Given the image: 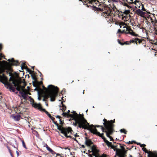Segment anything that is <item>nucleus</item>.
I'll list each match as a JSON object with an SVG mask.
<instances>
[{"label":"nucleus","mask_w":157,"mask_h":157,"mask_svg":"<svg viewBox=\"0 0 157 157\" xmlns=\"http://www.w3.org/2000/svg\"><path fill=\"white\" fill-rule=\"evenodd\" d=\"M22 82L21 79H19L16 81L13 80L12 82L10 83L11 86L13 87V89H14V92L16 90L18 91L19 94H21L22 97L24 99H26L27 98L26 94L25 92H23L21 91L20 88V84H21Z\"/></svg>","instance_id":"1"},{"label":"nucleus","mask_w":157,"mask_h":157,"mask_svg":"<svg viewBox=\"0 0 157 157\" xmlns=\"http://www.w3.org/2000/svg\"><path fill=\"white\" fill-rule=\"evenodd\" d=\"M83 116L80 118H78V117L77 116V117L74 118L73 120L75 121V122H73V125L75 126H77V124H78V127L79 128L85 129L86 128L85 127V124H89L87 122L86 120L83 117V114H82Z\"/></svg>","instance_id":"2"},{"label":"nucleus","mask_w":157,"mask_h":157,"mask_svg":"<svg viewBox=\"0 0 157 157\" xmlns=\"http://www.w3.org/2000/svg\"><path fill=\"white\" fill-rule=\"evenodd\" d=\"M50 86H52L50 88V91L47 94L48 97L50 98V101H54L55 100V98L58 96L59 92V89L57 86H55L52 85H49L48 86V88Z\"/></svg>","instance_id":"3"},{"label":"nucleus","mask_w":157,"mask_h":157,"mask_svg":"<svg viewBox=\"0 0 157 157\" xmlns=\"http://www.w3.org/2000/svg\"><path fill=\"white\" fill-rule=\"evenodd\" d=\"M142 150L144 152L147 154L148 157H150V153L151 154L152 156H154L155 157H157V152H156L155 151L154 152L152 153L150 151H148L147 148L145 147H143L142 148Z\"/></svg>","instance_id":"4"},{"label":"nucleus","mask_w":157,"mask_h":157,"mask_svg":"<svg viewBox=\"0 0 157 157\" xmlns=\"http://www.w3.org/2000/svg\"><path fill=\"white\" fill-rule=\"evenodd\" d=\"M30 101L31 102V104L32 106L33 107L35 108H37L39 109V108L40 107H41V104L40 103H36L34 102V100L32 98L30 99Z\"/></svg>","instance_id":"5"},{"label":"nucleus","mask_w":157,"mask_h":157,"mask_svg":"<svg viewBox=\"0 0 157 157\" xmlns=\"http://www.w3.org/2000/svg\"><path fill=\"white\" fill-rule=\"evenodd\" d=\"M87 129L89 130L90 132L93 133L94 134L100 137H101V133L99 132L98 131L96 128H95L94 129H92L91 128H88Z\"/></svg>","instance_id":"6"},{"label":"nucleus","mask_w":157,"mask_h":157,"mask_svg":"<svg viewBox=\"0 0 157 157\" xmlns=\"http://www.w3.org/2000/svg\"><path fill=\"white\" fill-rule=\"evenodd\" d=\"M39 110L43 111L47 115V116L51 119L52 120H54L55 119V118L52 117L51 114L46 110L45 109L43 108L42 107H40L39 108Z\"/></svg>","instance_id":"7"},{"label":"nucleus","mask_w":157,"mask_h":157,"mask_svg":"<svg viewBox=\"0 0 157 157\" xmlns=\"http://www.w3.org/2000/svg\"><path fill=\"white\" fill-rule=\"evenodd\" d=\"M63 132L67 134L68 133H72L71 132L73 131L71 127H68L67 128L63 127Z\"/></svg>","instance_id":"8"},{"label":"nucleus","mask_w":157,"mask_h":157,"mask_svg":"<svg viewBox=\"0 0 157 157\" xmlns=\"http://www.w3.org/2000/svg\"><path fill=\"white\" fill-rule=\"evenodd\" d=\"M91 151H90V152H92V154L91 155L93 156H96L98 153L99 151L96 149H95L93 147H91Z\"/></svg>","instance_id":"9"},{"label":"nucleus","mask_w":157,"mask_h":157,"mask_svg":"<svg viewBox=\"0 0 157 157\" xmlns=\"http://www.w3.org/2000/svg\"><path fill=\"white\" fill-rule=\"evenodd\" d=\"M89 126L90 127L88 128H91L92 129H94L95 128H96V127L99 128L101 127V130L102 131V132H104V128L102 126L98 125H94L93 124L89 125Z\"/></svg>","instance_id":"10"},{"label":"nucleus","mask_w":157,"mask_h":157,"mask_svg":"<svg viewBox=\"0 0 157 157\" xmlns=\"http://www.w3.org/2000/svg\"><path fill=\"white\" fill-rule=\"evenodd\" d=\"M105 129V131H104V132L106 133V136L107 137L109 138L110 136L109 135H112V134L113 133V132L112 131H110L109 129L108 128H107V129Z\"/></svg>","instance_id":"11"},{"label":"nucleus","mask_w":157,"mask_h":157,"mask_svg":"<svg viewBox=\"0 0 157 157\" xmlns=\"http://www.w3.org/2000/svg\"><path fill=\"white\" fill-rule=\"evenodd\" d=\"M127 151L124 148L122 152L121 153V154H118V157H126L127 155L126 154L127 153Z\"/></svg>","instance_id":"12"},{"label":"nucleus","mask_w":157,"mask_h":157,"mask_svg":"<svg viewBox=\"0 0 157 157\" xmlns=\"http://www.w3.org/2000/svg\"><path fill=\"white\" fill-rule=\"evenodd\" d=\"M5 86L6 88L7 89H8L9 90L10 92H14V90L13 89V87L11 86L10 83H7L6 85Z\"/></svg>","instance_id":"13"},{"label":"nucleus","mask_w":157,"mask_h":157,"mask_svg":"<svg viewBox=\"0 0 157 157\" xmlns=\"http://www.w3.org/2000/svg\"><path fill=\"white\" fill-rule=\"evenodd\" d=\"M101 138L103 139L104 142L106 144L107 146L109 147H110V144H112V142H109L107 140H106V138L102 136L101 137Z\"/></svg>","instance_id":"14"},{"label":"nucleus","mask_w":157,"mask_h":157,"mask_svg":"<svg viewBox=\"0 0 157 157\" xmlns=\"http://www.w3.org/2000/svg\"><path fill=\"white\" fill-rule=\"evenodd\" d=\"M136 14L140 16L145 15L146 13L145 12L141 10L140 9L136 10Z\"/></svg>","instance_id":"15"},{"label":"nucleus","mask_w":157,"mask_h":157,"mask_svg":"<svg viewBox=\"0 0 157 157\" xmlns=\"http://www.w3.org/2000/svg\"><path fill=\"white\" fill-rule=\"evenodd\" d=\"M86 140L85 141V144L88 147L90 146V144H92V142L90 139L87 140V137H85Z\"/></svg>","instance_id":"16"},{"label":"nucleus","mask_w":157,"mask_h":157,"mask_svg":"<svg viewBox=\"0 0 157 157\" xmlns=\"http://www.w3.org/2000/svg\"><path fill=\"white\" fill-rule=\"evenodd\" d=\"M11 117L13 119L14 121H18L20 120L21 116L19 114L16 115H13L11 116Z\"/></svg>","instance_id":"17"},{"label":"nucleus","mask_w":157,"mask_h":157,"mask_svg":"<svg viewBox=\"0 0 157 157\" xmlns=\"http://www.w3.org/2000/svg\"><path fill=\"white\" fill-rule=\"evenodd\" d=\"M114 126V125L113 124L110 123L109 125L108 126H106L105 127V129H106L107 128H108L109 129L110 131H112L113 132L114 130L113 128Z\"/></svg>","instance_id":"18"},{"label":"nucleus","mask_w":157,"mask_h":157,"mask_svg":"<svg viewBox=\"0 0 157 157\" xmlns=\"http://www.w3.org/2000/svg\"><path fill=\"white\" fill-rule=\"evenodd\" d=\"M11 60L12 61V63H13V64H12L13 65L16 66H18L19 65L18 63L19 62L18 60H15L14 58H11Z\"/></svg>","instance_id":"19"},{"label":"nucleus","mask_w":157,"mask_h":157,"mask_svg":"<svg viewBox=\"0 0 157 157\" xmlns=\"http://www.w3.org/2000/svg\"><path fill=\"white\" fill-rule=\"evenodd\" d=\"M140 42V40L138 38H135L134 39L130 40L129 41L130 43L135 42L136 44H137L138 43H139Z\"/></svg>","instance_id":"20"},{"label":"nucleus","mask_w":157,"mask_h":157,"mask_svg":"<svg viewBox=\"0 0 157 157\" xmlns=\"http://www.w3.org/2000/svg\"><path fill=\"white\" fill-rule=\"evenodd\" d=\"M60 107V110H61L63 111H64L66 109V106L62 102H61V105H59Z\"/></svg>","instance_id":"21"},{"label":"nucleus","mask_w":157,"mask_h":157,"mask_svg":"<svg viewBox=\"0 0 157 157\" xmlns=\"http://www.w3.org/2000/svg\"><path fill=\"white\" fill-rule=\"evenodd\" d=\"M92 9L97 11H103V9H101L99 7H97L95 6H93V8H92Z\"/></svg>","instance_id":"22"},{"label":"nucleus","mask_w":157,"mask_h":157,"mask_svg":"<svg viewBox=\"0 0 157 157\" xmlns=\"http://www.w3.org/2000/svg\"><path fill=\"white\" fill-rule=\"evenodd\" d=\"M66 116L67 118L70 117L71 118L72 120L74 118H75L77 117V116H73V115L68 113H67V114Z\"/></svg>","instance_id":"23"},{"label":"nucleus","mask_w":157,"mask_h":157,"mask_svg":"<svg viewBox=\"0 0 157 157\" xmlns=\"http://www.w3.org/2000/svg\"><path fill=\"white\" fill-rule=\"evenodd\" d=\"M124 28H126V31H124V33H125L126 34H130V33H131V32H130V31L131 30H132V29H131V28H128L127 27H126L125 26H124L123 27Z\"/></svg>","instance_id":"24"},{"label":"nucleus","mask_w":157,"mask_h":157,"mask_svg":"<svg viewBox=\"0 0 157 157\" xmlns=\"http://www.w3.org/2000/svg\"><path fill=\"white\" fill-rule=\"evenodd\" d=\"M72 113H73V114H72L73 115V116H77L78 117V118H80L81 117H82L83 116L81 114H79V115H80V116L76 113V111H73L72 112H71Z\"/></svg>","instance_id":"25"},{"label":"nucleus","mask_w":157,"mask_h":157,"mask_svg":"<svg viewBox=\"0 0 157 157\" xmlns=\"http://www.w3.org/2000/svg\"><path fill=\"white\" fill-rule=\"evenodd\" d=\"M50 87H51L50 88H51L52 87V86H50ZM42 88L44 90H45L44 94H48V92H49L50 91V88L49 89V90H48V89H47L46 88H45L44 87V86L43 85L42 86Z\"/></svg>","instance_id":"26"},{"label":"nucleus","mask_w":157,"mask_h":157,"mask_svg":"<svg viewBox=\"0 0 157 157\" xmlns=\"http://www.w3.org/2000/svg\"><path fill=\"white\" fill-rule=\"evenodd\" d=\"M12 71L13 70L11 69L10 68L7 70L6 71V73L8 74H9V76H11V73L10 72Z\"/></svg>","instance_id":"27"},{"label":"nucleus","mask_w":157,"mask_h":157,"mask_svg":"<svg viewBox=\"0 0 157 157\" xmlns=\"http://www.w3.org/2000/svg\"><path fill=\"white\" fill-rule=\"evenodd\" d=\"M44 147L46 146V148L48 151L50 152L52 151V149L49 147L46 144H45L44 146Z\"/></svg>","instance_id":"28"},{"label":"nucleus","mask_w":157,"mask_h":157,"mask_svg":"<svg viewBox=\"0 0 157 157\" xmlns=\"http://www.w3.org/2000/svg\"><path fill=\"white\" fill-rule=\"evenodd\" d=\"M120 132L121 133H124V134H127V131H126V130L124 129H121L120 130Z\"/></svg>","instance_id":"29"},{"label":"nucleus","mask_w":157,"mask_h":157,"mask_svg":"<svg viewBox=\"0 0 157 157\" xmlns=\"http://www.w3.org/2000/svg\"><path fill=\"white\" fill-rule=\"evenodd\" d=\"M62 133L67 138H72V137L71 136H70V135L68 136L67 135V134L66 133H64L63 132H62Z\"/></svg>","instance_id":"30"},{"label":"nucleus","mask_w":157,"mask_h":157,"mask_svg":"<svg viewBox=\"0 0 157 157\" xmlns=\"http://www.w3.org/2000/svg\"><path fill=\"white\" fill-rule=\"evenodd\" d=\"M132 31L131 32V33H130V34L132 36H137L138 35L137 34H136L132 30H131Z\"/></svg>","instance_id":"31"},{"label":"nucleus","mask_w":157,"mask_h":157,"mask_svg":"<svg viewBox=\"0 0 157 157\" xmlns=\"http://www.w3.org/2000/svg\"><path fill=\"white\" fill-rule=\"evenodd\" d=\"M36 82L38 86H39V85L43 84V82L42 81H38L37 80H36Z\"/></svg>","instance_id":"32"},{"label":"nucleus","mask_w":157,"mask_h":157,"mask_svg":"<svg viewBox=\"0 0 157 157\" xmlns=\"http://www.w3.org/2000/svg\"><path fill=\"white\" fill-rule=\"evenodd\" d=\"M57 126V129L59 130V131H60L62 133V132H63V128L62 129H61V128H60L59 126V125L58 124L57 125H56Z\"/></svg>","instance_id":"33"},{"label":"nucleus","mask_w":157,"mask_h":157,"mask_svg":"<svg viewBox=\"0 0 157 157\" xmlns=\"http://www.w3.org/2000/svg\"><path fill=\"white\" fill-rule=\"evenodd\" d=\"M22 144L23 146L25 148V149H27V148L25 143L24 142V141L23 140H22Z\"/></svg>","instance_id":"34"},{"label":"nucleus","mask_w":157,"mask_h":157,"mask_svg":"<svg viewBox=\"0 0 157 157\" xmlns=\"http://www.w3.org/2000/svg\"><path fill=\"white\" fill-rule=\"evenodd\" d=\"M142 8H141V10L144 11H147L146 9L144 8V5L143 4H142Z\"/></svg>","instance_id":"35"},{"label":"nucleus","mask_w":157,"mask_h":157,"mask_svg":"<svg viewBox=\"0 0 157 157\" xmlns=\"http://www.w3.org/2000/svg\"><path fill=\"white\" fill-rule=\"evenodd\" d=\"M25 86H21L20 84V89L22 91H23V89L25 88Z\"/></svg>","instance_id":"36"},{"label":"nucleus","mask_w":157,"mask_h":157,"mask_svg":"<svg viewBox=\"0 0 157 157\" xmlns=\"http://www.w3.org/2000/svg\"><path fill=\"white\" fill-rule=\"evenodd\" d=\"M7 148H8V149L9 150V152L10 153V155H11V156L12 157H13V155L11 152V151L10 149V148L8 147H7Z\"/></svg>","instance_id":"37"},{"label":"nucleus","mask_w":157,"mask_h":157,"mask_svg":"<svg viewBox=\"0 0 157 157\" xmlns=\"http://www.w3.org/2000/svg\"><path fill=\"white\" fill-rule=\"evenodd\" d=\"M21 68L22 70H23V67H27L26 65L25 64V63H22L21 65Z\"/></svg>","instance_id":"38"},{"label":"nucleus","mask_w":157,"mask_h":157,"mask_svg":"<svg viewBox=\"0 0 157 157\" xmlns=\"http://www.w3.org/2000/svg\"><path fill=\"white\" fill-rule=\"evenodd\" d=\"M117 145H112V144H110V147H110L111 149H113V147L115 148H117Z\"/></svg>","instance_id":"39"},{"label":"nucleus","mask_w":157,"mask_h":157,"mask_svg":"<svg viewBox=\"0 0 157 157\" xmlns=\"http://www.w3.org/2000/svg\"><path fill=\"white\" fill-rule=\"evenodd\" d=\"M114 148L115 147H113V150L114 151H116V155L118 156V155L119 154L118 153L117 151V149H118L117 148L116 149V148Z\"/></svg>","instance_id":"40"},{"label":"nucleus","mask_w":157,"mask_h":157,"mask_svg":"<svg viewBox=\"0 0 157 157\" xmlns=\"http://www.w3.org/2000/svg\"><path fill=\"white\" fill-rule=\"evenodd\" d=\"M124 30L122 31H121V30L120 29H119L117 32V33H124Z\"/></svg>","instance_id":"41"},{"label":"nucleus","mask_w":157,"mask_h":157,"mask_svg":"<svg viewBox=\"0 0 157 157\" xmlns=\"http://www.w3.org/2000/svg\"><path fill=\"white\" fill-rule=\"evenodd\" d=\"M38 94V99L39 100H40L41 99L40 97V92H39V91H38V94Z\"/></svg>","instance_id":"42"},{"label":"nucleus","mask_w":157,"mask_h":157,"mask_svg":"<svg viewBox=\"0 0 157 157\" xmlns=\"http://www.w3.org/2000/svg\"><path fill=\"white\" fill-rule=\"evenodd\" d=\"M0 57L3 58L4 59H6L5 58L4 55L1 53H0Z\"/></svg>","instance_id":"43"},{"label":"nucleus","mask_w":157,"mask_h":157,"mask_svg":"<svg viewBox=\"0 0 157 157\" xmlns=\"http://www.w3.org/2000/svg\"><path fill=\"white\" fill-rule=\"evenodd\" d=\"M0 57L3 58L4 59H6L5 58L4 55L1 53H0Z\"/></svg>","instance_id":"44"},{"label":"nucleus","mask_w":157,"mask_h":157,"mask_svg":"<svg viewBox=\"0 0 157 157\" xmlns=\"http://www.w3.org/2000/svg\"><path fill=\"white\" fill-rule=\"evenodd\" d=\"M117 41H118V43H119V44H121V45H124V44H123V43H122L121 42L120 40L119 39H118V40H117Z\"/></svg>","instance_id":"45"},{"label":"nucleus","mask_w":157,"mask_h":157,"mask_svg":"<svg viewBox=\"0 0 157 157\" xmlns=\"http://www.w3.org/2000/svg\"><path fill=\"white\" fill-rule=\"evenodd\" d=\"M54 120H52V122L56 125H57L58 124L57 123V121H54Z\"/></svg>","instance_id":"46"},{"label":"nucleus","mask_w":157,"mask_h":157,"mask_svg":"<svg viewBox=\"0 0 157 157\" xmlns=\"http://www.w3.org/2000/svg\"><path fill=\"white\" fill-rule=\"evenodd\" d=\"M67 113L64 112L62 113V115L63 117H66L67 116Z\"/></svg>","instance_id":"47"},{"label":"nucleus","mask_w":157,"mask_h":157,"mask_svg":"<svg viewBox=\"0 0 157 157\" xmlns=\"http://www.w3.org/2000/svg\"><path fill=\"white\" fill-rule=\"evenodd\" d=\"M32 82L33 83V86L35 87H36L37 85L38 86L37 84H36V85L35 84L34 81H33Z\"/></svg>","instance_id":"48"},{"label":"nucleus","mask_w":157,"mask_h":157,"mask_svg":"<svg viewBox=\"0 0 157 157\" xmlns=\"http://www.w3.org/2000/svg\"><path fill=\"white\" fill-rule=\"evenodd\" d=\"M31 75L32 76V79L35 80L34 82L35 81L36 82V80L35 79V77L32 74Z\"/></svg>","instance_id":"49"},{"label":"nucleus","mask_w":157,"mask_h":157,"mask_svg":"<svg viewBox=\"0 0 157 157\" xmlns=\"http://www.w3.org/2000/svg\"><path fill=\"white\" fill-rule=\"evenodd\" d=\"M50 152H51L52 154H57V153H56V152H55L52 149V151H50Z\"/></svg>","instance_id":"50"},{"label":"nucleus","mask_w":157,"mask_h":157,"mask_svg":"<svg viewBox=\"0 0 157 157\" xmlns=\"http://www.w3.org/2000/svg\"><path fill=\"white\" fill-rule=\"evenodd\" d=\"M57 156H59L60 157H64V156H62L59 153L56 154V155L55 157H57Z\"/></svg>","instance_id":"51"},{"label":"nucleus","mask_w":157,"mask_h":157,"mask_svg":"<svg viewBox=\"0 0 157 157\" xmlns=\"http://www.w3.org/2000/svg\"><path fill=\"white\" fill-rule=\"evenodd\" d=\"M123 44L126 45H128L130 43H128V41H125L124 43H123Z\"/></svg>","instance_id":"52"},{"label":"nucleus","mask_w":157,"mask_h":157,"mask_svg":"<svg viewBox=\"0 0 157 157\" xmlns=\"http://www.w3.org/2000/svg\"><path fill=\"white\" fill-rule=\"evenodd\" d=\"M137 145H144V146H146V145L144 144H141L140 143H136Z\"/></svg>","instance_id":"53"},{"label":"nucleus","mask_w":157,"mask_h":157,"mask_svg":"<svg viewBox=\"0 0 157 157\" xmlns=\"http://www.w3.org/2000/svg\"><path fill=\"white\" fill-rule=\"evenodd\" d=\"M1 82L4 85V86H6V84L7 83H6V82H4L3 80L2 82Z\"/></svg>","instance_id":"54"},{"label":"nucleus","mask_w":157,"mask_h":157,"mask_svg":"<svg viewBox=\"0 0 157 157\" xmlns=\"http://www.w3.org/2000/svg\"><path fill=\"white\" fill-rule=\"evenodd\" d=\"M1 82L4 85V86H6V84L7 83H6V82H4L3 80L2 82Z\"/></svg>","instance_id":"55"},{"label":"nucleus","mask_w":157,"mask_h":157,"mask_svg":"<svg viewBox=\"0 0 157 157\" xmlns=\"http://www.w3.org/2000/svg\"><path fill=\"white\" fill-rule=\"evenodd\" d=\"M101 157H107V155H105V154H103L101 156H100Z\"/></svg>","instance_id":"56"},{"label":"nucleus","mask_w":157,"mask_h":157,"mask_svg":"<svg viewBox=\"0 0 157 157\" xmlns=\"http://www.w3.org/2000/svg\"><path fill=\"white\" fill-rule=\"evenodd\" d=\"M2 75L3 77H5L6 79H7V78H8L7 77V76H6L4 74H3Z\"/></svg>","instance_id":"57"},{"label":"nucleus","mask_w":157,"mask_h":157,"mask_svg":"<svg viewBox=\"0 0 157 157\" xmlns=\"http://www.w3.org/2000/svg\"><path fill=\"white\" fill-rule=\"evenodd\" d=\"M93 6H94L93 5L92 6H91L89 5H87V6L88 7H90L92 9V8H93Z\"/></svg>","instance_id":"58"},{"label":"nucleus","mask_w":157,"mask_h":157,"mask_svg":"<svg viewBox=\"0 0 157 157\" xmlns=\"http://www.w3.org/2000/svg\"><path fill=\"white\" fill-rule=\"evenodd\" d=\"M16 153H17V157L19 155V152H18V151H16Z\"/></svg>","instance_id":"59"},{"label":"nucleus","mask_w":157,"mask_h":157,"mask_svg":"<svg viewBox=\"0 0 157 157\" xmlns=\"http://www.w3.org/2000/svg\"><path fill=\"white\" fill-rule=\"evenodd\" d=\"M2 44H0V51L2 50Z\"/></svg>","instance_id":"60"},{"label":"nucleus","mask_w":157,"mask_h":157,"mask_svg":"<svg viewBox=\"0 0 157 157\" xmlns=\"http://www.w3.org/2000/svg\"><path fill=\"white\" fill-rule=\"evenodd\" d=\"M59 123L60 124H62L63 123H63L62 122V121H61V120L60 119H59Z\"/></svg>","instance_id":"61"},{"label":"nucleus","mask_w":157,"mask_h":157,"mask_svg":"<svg viewBox=\"0 0 157 157\" xmlns=\"http://www.w3.org/2000/svg\"><path fill=\"white\" fill-rule=\"evenodd\" d=\"M109 138L110 139V141H113V139L111 136H110Z\"/></svg>","instance_id":"62"},{"label":"nucleus","mask_w":157,"mask_h":157,"mask_svg":"<svg viewBox=\"0 0 157 157\" xmlns=\"http://www.w3.org/2000/svg\"><path fill=\"white\" fill-rule=\"evenodd\" d=\"M75 137H77L78 136H79L77 134V133L76 134H75L74 135Z\"/></svg>","instance_id":"63"},{"label":"nucleus","mask_w":157,"mask_h":157,"mask_svg":"<svg viewBox=\"0 0 157 157\" xmlns=\"http://www.w3.org/2000/svg\"><path fill=\"white\" fill-rule=\"evenodd\" d=\"M95 157H101V156L99 154H98L97 155L95 156Z\"/></svg>","instance_id":"64"}]
</instances>
